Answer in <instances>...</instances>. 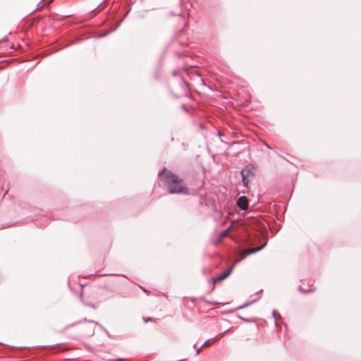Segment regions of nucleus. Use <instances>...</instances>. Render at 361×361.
Instances as JSON below:
<instances>
[{
	"label": "nucleus",
	"mask_w": 361,
	"mask_h": 361,
	"mask_svg": "<svg viewBox=\"0 0 361 361\" xmlns=\"http://www.w3.org/2000/svg\"><path fill=\"white\" fill-rule=\"evenodd\" d=\"M265 245H266V243H264V245H262L261 246L257 247L247 248V249L243 250V257H246L249 255H251L252 253H255L256 252L261 250L264 247Z\"/></svg>",
	"instance_id": "423d86ee"
},
{
	"label": "nucleus",
	"mask_w": 361,
	"mask_h": 361,
	"mask_svg": "<svg viewBox=\"0 0 361 361\" xmlns=\"http://www.w3.org/2000/svg\"><path fill=\"white\" fill-rule=\"evenodd\" d=\"M204 348V347H203V345H201V346H200V347L197 350V351H196V355H198L201 353V351H202V348Z\"/></svg>",
	"instance_id": "1a4fd4ad"
},
{
	"label": "nucleus",
	"mask_w": 361,
	"mask_h": 361,
	"mask_svg": "<svg viewBox=\"0 0 361 361\" xmlns=\"http://www.w3.org/2000/svg\"><path fill=\"white\" fill-rule=\"evenodd\" d=\"M237 206L243 211H246L248 209L249 202L245 196L240 197L236 202Z\"/></svg>",
	"instance_id": "20e7f679"
},
{
	"label": "nucleus",
	"mask_w": 361,
	"mask_h": 361,
	"mask_svg": "<svg viewBox=\"0 0 361 361\" xmlns=\"http://www.w3.org/2000/svg\"><path fill=\"white\" fill-rule=\"evenodd\" d=\"M203 187V183L202 181L200 182L199 185L197 187V190L202 188Z\"/></svg>",
	"instance_id": "9b49d317"
},
{
	"label": "nucleus",
	"mask_w": 361,
	"mask_h": 361,
	"mask_svg": "<svg viewBox=\"0 0 361 361\" xmlns=\"http://www.w3.org/2000/svg\"><path fill=\"white\" fill-rule=\"evenodd\" d=\"M231 272H223V274H221L220 276H218L216 277L212 278L209 281V282L212 284V290H213L214 289L215 284L217 282L221 281L224 279H226L231 274Z\"/></svg>",
	"instance_id": "39448f33"
},
{
	"label": "nucleus",
	"mask_w": 361,
	"mask_h": 361,
	"mask_svg": "<svg viewBox=\"0 0 361 361\" xmlns=\"http://www.w3.org/2000/svg\"><path fill=\"white\" fill-rule=\"evenodd\" d=\"M218 134H219V136H221V132H219Z\"/></svg>",
	"instance_id": "4468645a"
},
{
	"label": "nucleus",
	"mask_w": 361,
	"mask_h": 361,
	"mask_svg": "<svg viewBox=\"0 0 361 361\" xmlns=\"http://www.w3.org/2000/svg\"><path fill=\"white\" fill-rule=\"evenodd\" d=\"M252 175V167L251 166H247L245 169H243L241 171L242 180L244 186H248V178Z\"/></svg>",
	"instance_id": "7ed1b4c3"
},
{
	"label": "nucleus",
	"mask_w": 361,
	"mask_h": 361,
	"mask_svg": "<svg viewBox=\"0 0 361 361\" xmlns=\"http://www.w3.org/2000/svg\"><path fill=\"white\" fill-rule=\"evenodd\" d=\"M303 286H304V283L302 282V285H301V286H299V288H299V290H300V291H301V292H302V293H308V292H310V291H312V290H313V289H312V288L305 289V288H303Z\"/></svg>",
	"instance_id": "6e6552de"
},
{
	"label": "nucleus",
	"mask_w": 361,
	"mask_h": 361,
	"mask_svg": "<svg viewBox=\"0 0 361 361\" xmlns=\"http://www.w3.org/2000/svg\"><path fill=\"white\" fill-rule=\"evenodd\" d=\"M149 320H151V318H148V319H145V322H147Z\"/></svg>",
	"instance_id": "ddd939ff"
},
{
	"label": "nucleus",
	"mask_w": 361,
	"mask_h": 361,
	"mask_svg": "<svg viewBox=\"0 0 361 361\" xmlns=\"http://www.w3.org/2000/svg\"><path fill=\"white\" fill-rule=\"evenodd\" d=\"M161 179L170 194L189 195L190 191L184 180L172 171L163 169L159 173Z\"/></svg>",
	"instance_id": "f257e3e1"
},
{
	"label": "nucleus",
	"mask_w": 361,
	"mask_h": 361,
	"mask_svg": "<svg viewBox=\"0 0 361 361\" xmlns=\"http://www.w3.org/2000/svg\"><path fill=\"white\" fill-rule=\"evenodd\" d=\"M247 306V304H245V305H241L240 307H239V308L242 309V308H244V307H245Z\"/></svg>",
	"instance_id": "f8f14e48"
},
{
	"label": "nucleus",
	"mask_w": 361,
	"mask_h": 361,
	"mask_svg": "<svg viewBox=\"0 0 361 361\" xmlns=\"http://www.w3.org/2000/svg\"><path fill=\"white\" fill-rule=\"evenodd\" d=\"M209 342H210V340H208V341H205L202 345H203V347L210 345L211 343Z\"/></svg>",
	"instance_id": "9d476101"
},
{
	"label": "nucleus",
	"mask_w": 361,
	"mask_h": 361,
	"mask_svg": "<svg viewBox=\"0 0 361 361\" xmlns=\"http://www.w3.org/2000/svg\"><path fill=\"white\" fill-rule=\"evenodd\" d=\"M232 225H231L227 229H226L225 231H222L220 235H219V237L220 238H225L226 236H227V235L228 234V233L231 231V230L232 229Z\"/></svg>",
	"instance_id": "0eeeda50"
},
{
	"label": "nucleus",
	"mask_w": 361,
	"mask_h": 361,
	"mask_svg": "<svg viewBox=\"0 0 361 361\" xmlns=\"http://www.w3.org/2000/svg\"><path fill=\"white\" fill-rule=\"evenodd\" d=\"M189 8H187L182 4H178L174 10L171 12V15L174 16L173 23H178L176 25L178 31H182L188 25V21L190 16Z\"/></svg>",
	"instance_id": "f03ea898"
}]
</instances>
